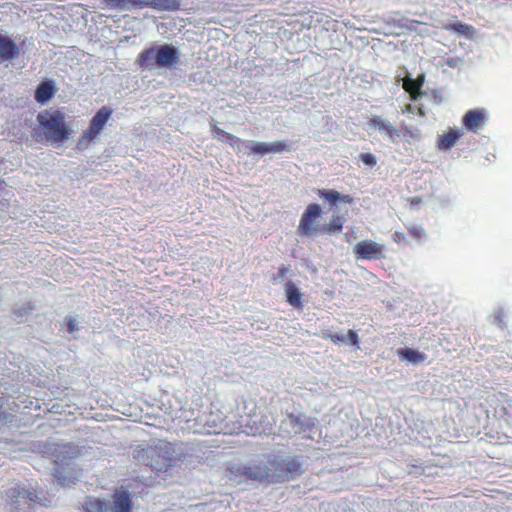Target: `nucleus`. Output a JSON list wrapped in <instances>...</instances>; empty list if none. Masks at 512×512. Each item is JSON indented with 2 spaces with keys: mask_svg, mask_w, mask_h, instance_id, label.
I'll return each mask as SVG.
<instances>
[{
  "mask_svg": "<svg viewBox=\"0 0 512 512\" xmlns=\"http://www.w3.org/2000/svg\"><path fill=\"white\" fill-rule=\"evenodd\" d=\"M71 133L65 113L49 108L37 115V126L32 131V137L39 143L61 144L70 138Z\"/></svg>",
  "mask_w": 512,
  "mask_h": 512,
  "instance_id": "f257e3e1",
  "label": "nucleus"
},
{
  "mask_svg": "<svg viewBox=\"0 0 512 512\" xmlns=\"http://www.w3.org/2000/svg\"><path fill=\"white\" fill-rule=\"evenodd\" d=\"M133 458L160 473L169 472L180 460L176 456L174 445L165 440H158L152 445L138 446L133 451Z\"/></svg>",
  "mask_w": 512,
  "mask_h": 512,
  "instance_id": "f03ea898",
  "label": "nucleus"
},
{
  "mask_svg": "<svg viewBox=\"0 0 512 512\" xmlns=\"http://www.w3.org/2000/svg\"><path fill=\"white\" fill-rule=\"evenodd\" d=\"M322 208L318 203L307 205L301 215L297 233L303 237H316L319 235L339 234L344 226V218L334 215L328 224H322Z\"/></svg>",
  "mask_w": 512,
  "mask_h": 512,
  "instance_id": "7ed1b4c3",
  "label": "nucleus"
},
{
  "mask_svg": "<svg viewBox=\"0 0 512 512\" xmlns=\"http://www.w3.org/2000/svg\"><path fill=\"white\" fill-rule=\"evenodd\" d=\"M138 65L143 68L159 66L173 67L179 62L178 50L171 44L144 49L138 56Z\"/></svg>",
  "mask_w": 512,
  "mask_h": 512,
  "instance_id": "20e7f679",
  "label": "nucleus"
},
{
  "mask_svg": "<svg viewBox=\"0 0 512 512\" xmlns=\"http://www.w3.org/2000/svg\"><path fill=\"white\" fill-rule=\"evenodd\" d=\"M113 110L109 106L101 107L91 118L87 129L82 133L77 142V149L85 150L102 133L104 127L111 119Z\"/></svg>",
  "mask_w": 512,
  "mask_h": 512,
  "instance_id": "39448f33",
  "label": "nucleus"
},
{
  "mask_svg": "<svg viewBox=\"0 0 512 512\" xmlns=\"http://www.w3.org/2000/svg\"><path fill=\"white\" fill-rule=\"evenodd\" d=\"M274 470V482L284 479H293L303 473L302 462L297 457L274 456L268 461Z\"/></svg>",
  "mask_w": 512,
  "mask_h": 512,
  "instance_id": "423d86ee",
  "label": "nucleus"
},
{
  "mask_svg": "<svg viewBox=\"0 0 512 512\" xmlns=\"http://www.w3.org/2000/svg\"><path fill=\"white\" fill-rule=\"evenodd\" d=\"M368 125L379 132L384 133L391 142H396L398 138L407 140L414 138L416 135L407 126L397 129L390 122L384 120L381 116L374 115L368 120Z\"/></svg>",
  "mask_w": 512,
  "mask_h": 512,
  "instance_id": "0eeeda50",
  "label": "nucleus"
},
{
  "mask_svg": "<svg viewBox=\"0 0 512 512\" xmlns=\"http://www.w3.org/2000/svg\"><path fill=\"white\" fill-rule=\"evenodd\" d=\"M357 260H381L385 258L384 245L372 240H362L353 247Z\"/></svg>",
  "mask_w": 512,
  "mask_h": 512,
  "instance_id": "6e6552de",
  "label": "nucleus"
},
{
  "mask_svg": "<svg viewBox=\"0 0 512 512\" xmlns=\"http://www.w3.org/2000/svg\"><path fill=\"white\" fill-rule=\"evenodd\" d=\"M8 502L10 505L19 507L21 505H27L30 507L32 504L40 503V497L34 489H27L20 485L11 487L6 492Z\"/></svg>",
  "mask_w": 512,
  "mask_h": 512,
  "instance_id": "1a4fd4ad",
  "label": "nucleus"
},
{
  "mask_svg": "<svg viewBox=\"0 0 512 512\" xmlns=\"http://www.w3.org/2000/svg\"><path fill=\"white\" fill-rule=\"evenodd\" d=\"M132 8L174 12L180 10L181 0H132Z\"/></svg>",
  "mask_w": 512,
  "mask_h": 512,
  "instance_id": "9d476101",
  "label": "nucleus"
},
{
  "mask_svg": "<svg viewBox=\"0 0 512 512\" xmlns=\"http://www.w3.org/2000/svg\"><path fill=\"white\" fill-rule=\"evenodd\" d=\"M131 494L125 489H116L112 494V501L108 512H133Z\"/></svg>",
  "mask_w": 512,
  "mask_h": 512,
  "instance_id": "9b49d317",
  "label": "nucleus"
},
{
  "mask_svg": "<svg viewBox=\"0 0 512 512\" xmlns=\"http://www.w3.org/2000/svg\"><path fill=\"white\" fill-rule=\"evenodd\" d=\"M487 120L484 109L476 108L468 110L462 118L463 126L472 133H478Z\"/></svg>",
  "mask_w": 512,
  "mask_h": 512,
  "instance_id": "f8f14e48",
  "label": "nucleus"
},
{
  "mask_svg": "<svg viewBox=\"0 0 512 512\" xmlns=\"http://www.w3.org/2000/svg\"><path fill=\"white\" fill-rule=\"evenodd\" d=\"M245 482L255 481L259 483H272L274 482L273 475L270 469L261 465H245Z\"/></svg>",
  "mask_w": 512,
  "mask_h": 512,
  "instance_id": "ddd939ff",
  "label": "nucleus"
},
{
  "mask_svg": "<svg viewBox=\"0 0 512 512\" xmlns=\"http://www.w3.org/2000/svg\"><path fill=\"white\" fill-rule=\"evenodd\" d=\"M251 154L264 155L267 153H281L290 150L289 145L285 141H275L272 143L256 142L251 145Z\"/></svg>",
  "mask_w": 512,
  "mask_h": 512,
  "instance_id": "4468645a",
  "label": "nucleus"
},
{
  "mask_svg": "<svg viewBox=\"0 0 512 512\" xmlns=\"http://www.w3.org/2000/svg\"><path fill=\"white\" fill-rule=\"evenodd\" d=\"M20 54L19 47L5 35L0 34V61L12 60Z\"/></svg>",
  "mask_w": 512,
  "mask_h": 512,
  "instance_id": "2eb2a0df",
  "label": "nucleus"
},
{
  "mask_svg": "<svg viewBox=\"0 0 512 512\" xmlns=\"http://www.w3.org/2000/svg\"><path fill=\"white\" fill-rule=\"evenodd\" d=\"M317 194L321 199L326 200L332 206L336 205L338 202L345 204H351L353 202V198L350 195H342L331 189H319Z\"/></svg>",
  "mask_w": 512,
  "mask_h": 512,
  "instance_id": "dca6fc26",
  "label": "nucleus"
},
{
  "mask_svg": "<svg viewBox=\"0 0 512 512\" xmlns=\"http://www.w3.org/2000/svg\"><path fill=\"white\" fill-rule=\"evenodd\" d=\"M287 302L295 309L303 307V295L292 281H288L284 286Z\"/></svg>",
  "mask_w": 512,
  "mask_h": 512,
  "instance_id": "f3484780",
  "label": "nucleus"
},
{
  "mask_svg": "<svg viewBox=\"0 0 512 512\" xmlns=\"http://www.w3.org/2000/svg\"><path fill=\"white\" fill-rule=\"evenodd\" d=\"M321 337L325 340H330L334 344H340L344 342L346 339L349 341L350 345L359 346V337L356 331L348 330L346 337L340 336L338 334H333L330 331H323L321 333Z\"/></svg>",
  "mask_w": 512,
  "mask_h": 512,
  "instance_id": "a211bd4d",
  "label": "nucleus"
},
{
  "mask_svg": "<svg viewBox=\"0 0 512 512\" xmlns=\"http://www.w3.org/2000/svg\"><path fill=\"white\" fill-rule=\"evenodd\" d=\"M56 91L57 89L51 81L41 82L36 88L34 95L35 100L38 103L44 104L55 95Z\"/></svg>",
  "mask_w": 512,
  "mask_h": 512,
  "instance_id": "6ab92c4d",
  "label": "nucleus"
},
{
  "mask_svg": "<svg viewBox=\"0 0 512 512\" xmlns=\"http://www.w3.org/2000/svg\"><path fill=\"white\" fill-rule=\"evenodd\" d=\"M397 355L401 360H406L414 365L424 362L427 358L424 353L412 348L399 349Z\"/></svg>",
  "mask_w": 512,
  "mask_h": 512,
  "instance_id": "aec40b11",
  "label": "nucleus"
},
{
  "mask_svg": "<svg viewBox=\"0 0 512 512\" xmlns=\"http://www.w3.org/2000/svg\"><path fill=\"white\" fill-rule=\"evenodd\" d=\"M463 135L462 132L455 129H449L446 131L439 140L438 147L443 150L450 149Z\"/></svg>",
  "mask_w": 512,
  "mask_h": 512,
  "instance_id": "412c9836",
  "label": "nucleus"
},
{
  "mask_svg": "<svg viewBox=\"0 0 512 512\" xmlns=\"http://www.w3.org/2000/svg\"><path fill=\"white\" fill-rule=\"evenodd\" d=\"M84 512H108L105 500L97 497H87L83 505Z\"/></svg>",
  "mask_w": 512,
  "mask_h": 512,
  "instance_id": "4be33fe9",
  "label": "nucleus"
},
{
  "mask_svg": "<svg viewBox=\"0 0 512 512\" xmlns=\"http://www.w3.org/2000/svg\"><path fill=\"white\" fill-rule=\"evenodd\" d=\"M423 81L419 79H412L406 77L403 80V88L406 92H408L413 100H416L420 94V89L422 87Z\"/></svg>",
  "mask_w": 512,
  "mask_h": 512,
  "instance_id": "5701e85b",
  "label": "nucleus"
},
{
  "mask_svg": "<svg viewBox=\"0 0 512 512\" xmlns=\"http://www.w3.org/2000/svg\"><path fill=\"white\" fill-rule=\"evenodd\" d=\"M228 478L236 483L245 482V465H232L227 469Z\"/></svg>",
  "mask_w": 512,
  "mask_h": 512,
  "instance_id": "b1692460",
  "label": "nucleus"
},
{
  "mask_svg": "<svg viewBox=\"0 0 512 512\" xmlns=\"http://www.w3.org/2000/svg\"><path fill=\"white\" fill-rule=\"evenodd\" d=\"M101 7L110 10L132 8V0H101Z\"/></svg>",
  "mask_w": 512,
  "mask_h": 512,
  "instance_id": "393cba45",
  "label": "nucleus"
},
{
  "mask_svg": "<svg viewBox=\"0 0 512 512\" xmlns=\"http://www.w3.org/2000/svg\"><path fill=\"white\" fill-rule=\"evenodd\" d=\"M408 233L417 243H420L426 237V233L421 226H410Z\"/></svg>",
  "mask_w": 512,
  "mask_h": 512,
  "instance_id": "a878e982",
  "label": "nucleus"
},
{
  "mask_svg": "<svg viewBox=\"0 0 512 512\" xmlns=\"http://www.w3.org/2000/svg\"><path fill=\"white\" fill-rule=\"evenodd\" d=\"M289 272V268L286 266H280L278 268V273L273 274L271 280L274 284L278 283L281 279L285 278Z\"/></svg>",
  "mask_w": 512,
  "mask_h": 512,
  "instance_id": "bb28decb",
  "label": "nucleus"
},
{
  "mask_svg": "<svg viewBox=\"0 0 512 512\" xmlns=\"http://www.w3.org/2000/svg\"><path fill=\"white\" fill-rule=\"evenodd\" d=\"M223 142L228 143L233 148L239 149V145L242 144L243 141L239 137L229 133Z\"/></svg>",
  "mask_w": 512,
  "mask_h": 512,
  "instance_id": "cd10ccee",
  "label": "nucleus"
},
{
  "mask_svg": "<svg viewBox=\"0 0 512 512\" xmlns=\"http://www.w3.org/2000/svg\"><path fill=\"white\" fill-rule=\"evenodd\" d=\"M360 158L362 162L367 166H375L377 163L376 157L372 153H362Z\"/></svg>",
  "mask_w": 512,
  "mask_h": 512,
  "instance_id": "c85d7f7f",
  "label": "nucleus"
},
{
  "mask_svg": "<svg viewBox=\"0 0 512 512\" xmlns=\"http://www.w3.org/2000/svg\"><path fill=\"white\" fill-rule=\"evenodd\" d=\"M212 132L215 134V136L217 137L218 140L220 141H224V139L228 136V132L224 131L223 129H221L220 127H218L217 125H214L212 127Z\"/></svg>",
  "mask_w": 512,
  "mask_h": 512,
  "instance_id": "c756f323",
  "label": "nucleus"
},
{
  "mask_svg": "<svg viewBox=\"0 0 512 512\" xmlns=\"http://www.w3.org/2000/svg\"><path fill=\"white\" fill-rule=\"evenodd\" d=\"M393 241L395 243L399 244V245L400 244H407L408 243L406 235L403 232H400V231H396L393 234Z\"/></svg>",
  "mask_w": 512,
  "mask_h": 512,
  "instance_id": "7c9ffc66",
  "label": "nucleus"
},
{
  "mask_svg": "<svg viewBox=\"0 0 512 512\" xmlns=\"http://www.w3.org/2000/svg\"><path fill=\"white\" fill-rule=\"evenodd\" d=\"M453 30L461 33V34H467L471 30V26L467 24L457 23L452 25Z\"/></svg>",
  "mask_w": 512,
  "mask_h": 512,
  "instance_id": "2f4dec72",
  "label": "nucleus"
},
{
  "mask_svg": "<svg viewBox=\"0 0 512 512\" xmlns=\"http://www.w3.org/2000/svg\"><path fill=\"white\" fill-rule=\"evenodd\" d=\"M65 322H66V324H67L68 331H69L70 333H73V332L76 330V322H75V319H74V318H72V317H66Z\"/></svg>",
  "mask_w": 512,
  "mask_h": 512,
  "instance_id": "473e14b6",
  "label": "nucleus"
},
{
  "mask_svg": "<svg viewBox=\"0 0 512 512\" xmlns=\"http://www.w3.org/2000/svg\"><path fill=\"white\" fill-rule=\"evenodd\" d=\"M8 417H9V415L6 412L0 411V424H3L4 422H6Z\"/></svg>",
  "mask_w": 512,
  "mask_h": 512,
  "instance_id": "72a5a7b5",
  "label": "nucleus"
}]
</instances>
